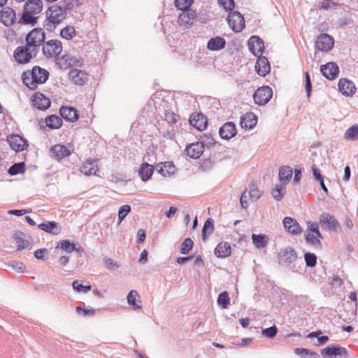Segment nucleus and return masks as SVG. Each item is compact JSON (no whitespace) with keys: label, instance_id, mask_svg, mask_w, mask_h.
<instances>
[{"label":"nucleus","instance_id":"f257e3e1","mask_svg":"<svg viewBox=\"0 0 358 358\" xmlns=\"http://www.w3.org/2000/svg\"><path fill=\"white\" fill-rule=\"evenodd\" d=\"M68 13L63 5L54 4L45 12L43 27L48 31H53L67 17Z\"/></svg>","mask_w":358,"mask_h":358},{"label":"nucleus","instance_id":"f03ea898","mask_svg":"<svg viewBox=\"0 0 358 358\" xmlns=\"http://www.w3.org/2000/svg\"><path fill=\"white\" fill-rule=\"evenodd\" d=\"M49 78V72L38 66L33 67L31 71H24L22 75V80L29 89L34 90L38 85L43 84Z\"/></svg>","mask_w":358,"mask_h":358},{"label":"nucleus","instance_id":"7ed1b4c3","mask_svg":"<svg viewBox=\"0 0 358 358\" xmlns=\"http://www.w3.org/2000/svg\"><path fill=\"white\" fill-rule=\"evenodd\" d=\"M43 7L41 0H28L25 5L19 23L23 24L34 25L37 23L38 17L36 15L40 13Z\"/></svg>","mask_w":358,"mask_h":358},{"label":"nucleus","instance_id":"20e7f679","mask_svg":"<svg viewBox=\"0 0 358 358\" xmlns=\"http://www.w3.org/2000/svg\"><path fill=\"white\" fill-rule=\"evenodd\" d=\"M278 258L280 264H285L287 266L289 267L293 272L299 271V269L297 268V255L292 247H287L282 250L278 253Z\"/></svg>","mask_w":358,"mask_h":358},{"label":"nucleus","instance_id":"39448f33","mask_svg":"<svg viewBox=\"0 0 358 358\" xmlns=\"http://www.w3.org/2000/svg\"><path fill=\"white\" fill-rule=\"evenodd\" d=\"M38 53L36 48H32L27 44L25 46L17 47L14 52V58L19 64L28 63L32 57H36Z\"/></svg>","mask_w":358,"mask_h":358},{"label":"nucleus","instance_id":"423d86ee","mask_svg":"<svg viewBox=\"0 0 358 358\" xmlns=\"http://www.w3.org/2000/svg\"><path fill=\"white\" fill-rule=\"evenodd\" d=\"M45 33L41 28H35L32 29L26 37V42L28 46L32 48H36L44 43Z\"/></svg>","mask_w":358,"mask_h":358},{"label":"nucleus","instance_id":"0eeeda50","mask_svg":"<svg viewBox=\"0 0 358 358\" xmlns=\"http://www.w3.org/2000/svg\"><path fill=\"white\" fill-rule=\"evenodd\" d=\"M273 90L268 86L259 87L253 94L255 103L259 106L266 104L272 98Z\"/></svg>","mask_w":358,"mask_h":358},{"label":"nucleus","instance_id":"6e6552de","mask_svg":"<svg viewBox=\"0 0 358 358\" xmlns=\"http://www.w3.org/2000/svg\"><path fill=\"white\" fill-rule=\"evenodd\" d=\"M62 51V44L59 40H50L43 45V53L47 57L58 56Z\"/></svg>","mask_w":358,"mask_h":358},{"label":"nucleus","instance_id":"1a4fd4ad","mask_svg":"<svg viewBox=\"0 0 358 358\" xmlns=\"http://www.w3.org/2000/svg\"><path fill=\"white\" fill-rule=\"evenodd\" d=\"M324 358H348V351L340 345L327 346L321 351Z\"/></svg>","mask_w":358,"mask_h":358},{"label":"nucleus","instance_id":"9d476101","mask_svg":"<svg viewBox=\"0 0 358 358\" xmlns=\"http://www.w3.org/2000/svg\"><path fill=\"white\" fill-rule=\"evenodd\" d=\"M229 26L235 32H240L245 27L243 16L238 11L230 12L227 17Z\"/></svg>","mask_w":358,"mask_h":358},{"label":"nucleus","instance_id":"9b49d317","mask_svg":"<svg viewBox=\"0 0 358 358\" xmlns=\"http://www.w3.org/2000/svg\"><path fill=\"white\" fill-rule=\"evenodd\" d=\"M334 40L327 34H320L315 41V47L322 52H329L334 48Z\"/></svg>","mask_w":358,"mask_h":358},{"label":"nucleus","instance_id":"f8f14e48","mask_svg":"<svg viewBox=\"0 0 358 358\" xmlns=\"http://www.w3.org/2000/svg\"><path fill=\"white\" fill-rule=\"evenodd\" d=\"M57 63L61 69H66L73 66L81 67L83 65V59L73 57L70 55H64L57 59Z\"/></svg>","mask_w":358,"mask_h":358},{"label":"nucleus","instance_id":"ddd939ff","mask_svg":"<svg viewBox=\"0 0 358 358\" xmlns=\"http://www.w3.org/2000/svg\"><path fill=\"white\" fill-rule=\"evenodd\" d=\"M322 74L328 80H334L339 73V69L335 62H328L320 66Z\"/></svg>","mask_w":358,"mask_h":358},{"label":"nucleus","instance_id":"4468645a","mask_svg":"<svg viewBox=\"0 0 358 358\" xmlns=\"http://www.w3.org/2000/svg\"><path fill=\"white\" fill-rule=\"evenodd\" d=\"M204 151L203 142L197 141L187 145L185 150V154L192 159H198Z\"/></svg>","mask_w":358,"mask_h":358},{"label":"nucleus","instance_id":"2eb2a0df","mask_svg":"<svg viewBox=\"0 0 358 358\" xmlns=\"http://www.w3.org/2000/svg\"><path fill=\"white\" fill-rule=\"evenodd\" d=\"M16 20L15 11L10 7H5L0 11V21L5 26L9 27Z\"/></svg>","mask_w":358,"mask_h":358},{"label":"nucleus","instance_id":"dca6fc26","mask_svg":"<svg viewBox=\"0 0 358 358\" xmlns=\"http://www.w3.org/2000/svg\"><path fill=\"white\" fill-rule=\"evenodd\" d=\"M10 148L15 152L23 151L28 147L27 141L20 135H12L8 138Z\"/></svg>","mask_w":358,"mask_h":358},{"label":"nucleus","instance_id":"f3484780","mask_svg":"<svg viewBox=\"0 0 358 358\" xmlns=\"http://www.w3.org/2000/svg\"><path fill=\"white\" fill-rule=\"evenodd\" d=\"M219 134L222 139H231L237 134L236 124L232 122H227L224 123L220 128Z\"/></svg>","mask_w":358,"mask_h":358},{"label":"nucleus","instance_id":"a211bd4d","mask_svg":"<svg viewBox=\"0 0 358 358\" xmlns=\"http://www.w3.org/2000/svg\"><path fill=\"white\" fill-rule=\"evenodd\" d=\"M248 48L254 55H262L264 48V41L259 36H252L248 41Z\"/></svg>","mask_w":358,"mask_h":358},{"label":"nucleus","instance_id":"6ab92c4d","mask_svg":"<svg viewBox=\"0 0 358 358\" xmlns=\"http://www.w3.org/2000/svg\"><path fill=\"white\" fill-rule=\"evenodd\" d=\"M69 78L74 84L83 85L88 80V74L84 71L73 69L69 72Z\"/></svg>","mask_w":358,"mask_h":358},{"label":"nucleus","instance_id":"aec40b11","mask_svg":"<svg viewBox=\"0 0 358 358\" xmlns=\"http://www.w3.org/2000/svg\"><path fill=\"white\" fill-rule=\"evenodd\" d=\"M189 123L198 130L203 131L207 127L208 120L201 113H193L189 117Z\"/></svg>","mask_w":358,"mask_h":358},{"label":"nucleus","instance_id":"412c9836","mask_svg":"<svg viewBox=\"0 0 358 358\" xmlns=\"http://www.w3.org/2000/svg\"><path fill=\"white\" fill-rule=\"evenodd\" d=\"M322 225H324L330 231H336L339 227L338 221L328 213H323L320 218Z\"/></svg>","mask_w":358,"mask_h":358},{"label":"nucleus","instance_id":"4be33fe9","mask_svg":"<svg viewBox=\"0 0 358 358\" xmlns=\"http://www.w3.org/2000/svg\"><path fill=\"white\" fill-rule=\"evenodd\" d=\"M282 223L285 229L293 235H299L302 231L297 221L291 217H285L283 219Z\"/></svg>","mask_w":358,"mask_h":358},{"label":"nucleus","instance_id":"5701e85b","mask_svg":"<svg viewBox=\"0 0 358 358\" xmlns=\"http://www.w3.org/2000/svg\"><path fill=\"white\" fill-rule=\"evenodd\" d=\"M338 90L342 94L349 96L355 94L356 87L352 81L341 79L338 83Z\"/></svg>","mask_w":358,"mask_h":358},{"label":"nucleus","instance_id":"b1692460","mask_svg":"<svg viewBox=\"0 0 358 358\" xmlns=\"http://www.w3.org/2000/svg\"><path fill=\"white\" fill-rule=\"evenodd\" d=\"M32 101L34 106L40 110H45L50 106V99L41 92L35 93Z\"/></svg>","mask_w":358,"mask_h":358},{"label":"nucleus","instance_id":"393cba45","mask_svg":"<svg viewBox=\"0 0 358 358\" xmlns=\"http://www.w3.org/2000/svg\"><path fill=\"white\" fill-rule=\"evenodd\" d=\"M270 69L268 59L264 57H259L255 64V70L258 75L266 76L269 73Z\"/></svg>","mask_w":358,"mask_h":358},{"label":"nucleus","instance_id":"a878e982","mask_svg":"<svg viewBox=\"0 0 358 358\" xmlns=\"http://www.w3.org/2000/svg\"><path fill=\"white\" fill-rule=\"evenodd\" d=\"M59 114L69 122H73L78 119V112L73 107L62 106L59 110Z\"/></svg>","mask_w":358,"mask_h":358},{"label":"nucleus","instance_id":"bb28decb","mask_svg":"<svg viewBox=\"0 0 358 358\" xmlns=\"http://www.w3.org/2000/svg\"><path fill=\"white\" fill-rule=\"evenodd\" d=\"M257 123V117L253 113H248L241 117L240 124L242 128L252 129Z\"/></svg>","mask_w":358,"mask_h":358},{"label":"nucleus","instance_id":"cd10ccee","mask_svg":"<svg viewBox=\"0 0 358 358\" xmlns=\"http://www.w3.org/2000/svg\"><path fill=\"white\" fill-rule=\"evenodd\" d=\"M38 227L45 232L53 235H57L61 232V227L55 222H43L38 225Z\"/></svg>","mask_w":358,"mask_h":358},{"label":"nucleus","instance_id":"c85d7f7f","mask_svg":"<svg viewBox=\"0 0 358 358\" xmlns=\"http://www.w3.org/2000/svg\"><path fill=\"white\" fill-rule=\"evenodd\" d=\"M196 17L195 11L192 9L182 10L178 17V23L180 25H190L194 22Z\"/></svg>","mask_w":358,"mask_h":358},{"label":"nucleus","instance_id":"c756f323","mask_svg":"<svg viewBox=\"0 0 358 358\" xmlns=\"http://www.w3.org/2000/svg\"><path fill=\"white\" fill-rule=\"evenodd\" d=\"M98 169L97 162L94 159L87 160L80 168L81 172L87 176L95 175Z\"/></svg>","mask_w":358,"mask_h":358},{"label":"nucleus","instance_id":"7c9ffc66","mask_svg":"<svg viewBox=\"0 0 358 358\" xmlns=\"http://www.w3.org/2000/svg\"><path fill=\"white\" fill-rule=\"evenodd\" d=\"M50 151L57 160L71 155V151L66 146L59 144L52 147Z\"/></svg>","mask_w":358,"mask_h":358},{"label":"nucleus","instance_id":"2f4dec72","mask_svg":"<svg viewBox=\"0 0 358 358\" xmlns=\"http://www.w3.org/2000/svg\"><path fill=\"white\" fill-rule=\"evenodd\" d=\"M214 252L218 258H226L231 255V246L227 242H221L217 245Z\"/></svg>","mask_w":358,"mask_h":358},{"label":"nucleus","instance_id":"473e14b6","mask_svg":"<svg viewBox=\"0 0 358 358\" xmlns=\"http://www.w3.org/2000/svg\"><path fill=\"white\" fill-rule=\"evenodd\" d=\"M157 171L163 176H170L174 173L176 167L171 162H166L157 165Z\"/></svg>","mask_w":358,"mask_h":358},{"label":"nucleus","instance_id":"72a5a7b5","mask_svg":"<svg viewBox=\"0 0 358 358\" xmlns=\"http://www.w3.org/2000/svg\"><path fill=\"white\" fill-rule=\"evenodd\" d=\"M155 170V167L146 162L141 164L139 170L138 175L143 181L148 180L152 176Z\"/></svg>","mask_w":358,"mask_h":358},{"label":"nucleus","instance_id":"f704fd0d","mask_svg":"<svg viewBox=\"0 0 358 358\" xmlns=\"http://www.w3.org/2000/svg\"><path fill=\"white\" fill-rule=\"evenodd\" d=\"M226 45L224 38L217 36L210 38L207 43V48L210 50H220L223 49Z\"/></svg>","mask_w":358,"mask_h":358},{"label":"nucleus","instance_id":"c9c22d12","mask_svg":"<svg viewBox=\"0 0 358 358\" xmlns=\"http://www.w3.org/2000/svg\"><path fill=\"white\" fill-rule=\"evenodd\" d=\"M85 3V0H63L62 5L65 10L69 13L76 11L78 8Z\"/></svg>","mask_w":358,"mask_h":358},{"label":"nucleus","instance_id":"e433bc0d","mask_svg":"<svg viewBox=\"0 0 358 358\" xmlns=\"http://www.w3.org/2000/svg\"><path fill=\"white\" fill-rule=\"evenodd\" d=\"M292 169L288 166H282L279 169V180L283 184L287 183L292 176Z\"/></svg>","mask_w":358,"mask_h":358},{"label":"nucleus","instance_id":"4c0bfd02","mask_svg":"<svg viewBox=\"0 0 358 358\" xmlns=\"http://www.w3.org/2000/svg\"><path fill=\"white\" fill-rule=\"evenodd\" d=\"M45 124L50 129H59L62 125V120L58 115H52L45 118Z\"/></svg>","mask_w":358,"mask_h":358},{"label":"nucleus","instance_id":"58836bf2","mask_svg":"<svg viewBox=\"0 0 358 358\" xmlns=\"http://www.w3.org/2000/svg\"><path fill=\"white\" fill-rule=\"evenodd\" d=\"M252 240L257 248H265L268 243V238L265 234H252Z\"/></svg>","mask_w":358,"mask_h":358},{"label":"nucleus","instance_id":"ea45409f","mask_svg":"<svg viewBox=\"0 0 358 358\" xmlns=\"http://www.w3.org/2000/svg\"><path fill=\"white\" fill-rule=\"evenodd\" d=\"M24 237H25V234L22 231H17L13 235V238L16 241L18 250H22L23 249H25L29 245V241L24 240Z\"/></svg>","mask_w":358,"mask_h":358},{"label":"nucleus","instance_id":"a19ab883","mask_svg":"<svg viewBox=\"0 0 358 358\" xmlns=\"http://www.w3.org/2000/svg\"><path fill=\"white\" fill-rule=\"evenodd\" d=\"M305 239L308 244L313 247L315 249L321 250L322 248V243L317 236H314V234L307 231L305 234Z\"/></svg>","mask_w":358,"mask_h":358},{"label":"nucleus","instance_id":"79ce46f5","mask_svg":"<svg viewBox=\"0 0 358 358\" xmlns=\"http://www.w3.org/2000/svg\"><path fill=\"white\" fill-rule=\"evenodd\" d=\"M214 229V221L211 218H208L204 223L202 229V239L206 241L208 236L213 233Z\"/></svg>","mask_w":358,"mask_h":358},{"label":"nucleus","instance_id":"37998d69","mask_svg":"<svg viewBox=\"0 0 358 358\" xmlns=\"http://www.w3.org/2000/svg\"><path fill=\"white\" fill-rule=\"evenodd\" d=\"M294 353L303 358H320V355L309 349L296 348L294 349Z\"/></svg>","mask_w":358,"mask_h":358},{"label":"nucleus","instance_id":"c03bdc74","mask_svg":"<svg viewBox=\"0 0 358 358\" xmlns=\"http://www.w3.org/2000/svg\"><path fill=\"white\" fill-rule=\"evenodd\" d=\"M137 298L139 299L140 296L136 290L130 291L127 297L128 304L131 306L134 310L142 308L141 306L137 305L136 303Z\"/></svg>","mask_w":358,"mask_h":358},{"label":"nucleus","instance_id":"a18cd8bd","mask_svg":"<svg viewBox=\"0 0 358 358\" xmlns=\"http://www.w3.org/2000/svg\"><path fill=\"white\" fill-rule=\"evenodd\" d=\"M285 193V187L283 183L276 185L271 191V194L276 201H280Z\"/></svg>","mask_w":358,"mask_h":358},{"label":"nucleus","instance_id":"49530a36","mask_svg":"<svg viewBox=\"0 0 358 358\" xmlns=\"http://www.w3.org/2000/svg\"><path fill=\"white\" fill-rule=\"evenodd\" d=\"M217 303L222 308H227L230 303V298L227 291L221 292L217 297Z\"/></svg>","mask_w":358,"mask_h":358},{"label":"nucleus","instance_id":"de8ad7c7","mask_svg":"<svg viewBox=\"0 0 358 358\" xmlns=\"http://www.w3.org/2000/svg\"><path fill=\"white\" fill-rule=\"evenodd\" d=\"M76 34L75 28L72 26H66L61 29L60 35L63 38L70 40L73 38Z\"/></svg>","mask_w":358,"mask_h":358},{"label":"nucleus","instance_id":"09e8293b","mask_svg":"<svg viewBox=\"0 0 358 358\" xmlns=\"http://www.w3.org/2000/svg\"><path fill=\"white\" fill-rule=\"evenodd\" d=\"M25 170V164L24 162L15 163L13 164L8 169V173L10 176H15L19 173H24Z\"/></svg>","mask_w":358,"mask_h":358},{"label":"nucleus","instance_id":"8fccbe9b","mask_svg":"<svg viewBox=\"0 0 358 358\" xmlns=\"http://www.w3.org/2000/svg\"><path fill=\"white\" fill-rule=\"evenodd\" d=\"M59 248L68 253H71L76 249V244L71 243L69 240L61 241L57 245Z\"/></svg>","mask_w":358,"mask_h":358},{"label":"nucleus","instance_id":"3c124183","mask_svg":"<svg viewBox=\"0 0 358 358\" xmlns=\"http://www.w3.org/2000/svg\"><path fill=\"white\" fill-rule=\"evenodd\" d=\"M194 242L190 238H185L181 245L180 253L182 255L188 254L193 248Z\"/></svg>","mask_w":358,"mask_h":358},{"label":"nucleus","instance_id":"603ef678","mask_svg":"<svg viewBox=\"0 0 358 358\" xmlns=\"http://www.w3.org/2000/svg\"><path fill=\"white\" fill-rule=\"evenodd\" d=\"M345 138L356 140L358 138V125H352L347 129L345 134Z\"/></svg>","mask_w":358,"mask_h":358},{"label":"nucleus","instance_id":"864d4df0","mask_svg":"<svg viewBox=\"0 0 358 358\" xmlns=\"http://www.w3.org/2000/svg\"><path fill=\"white\" fill-rule=\"evenodd\" d=\"M73 288L78 292L87 293L91 290L90 285H83L79 280H74L72 284Z\"/></svg>","mask_w":358,"mask_h":358},{"label":"nucleus","instance_id":"5fc2aeb1","mask_svg":"<svg viewBox=\"0 0 358 358\" xmlns=\"http://www.w3.org/2000/svg\"><path fill=\"white\" fill-rule=\"evenodd\" d=\"M194 0H176L175 6L177 8L182 10H189Z\"/></svg>","mask_w":358,"mask_h":358},{"label":"nucleus","instance_id":"6e6d98bb","mask_svg":"<svg viewBox=\"0 0 358 358\" xmlns=\"http://www.w3.org/2000/svg\"><path fill=\"white\" fill-rule=\"evenodd\" d=\"M306 265L308 267H314L317 263V256L314 253L306 252L304 255Z\"/></svg>","mask_w":358,"mask_h":358},{"label":"nucleus","instance_id":"4d7b16f0","mask_svg":"<svg viewBox=\"0 0 358 358\" xmlns=\"http://www.w3.org/2000/svg\"><path fill=\"white\" fill-rule=\"evenodd\" d=\"M165 120L169 124H173L177 122L179 116L171 110H166L164 113Z\"/></svg>","mask_w":358,"mask_h":358},{"label":"nucleus","instance_id":"13d9d810","mask_svg":"<svg viewBox=\"0 0 358 358\" xmlns=\"http://www.w3.org/2000/svg\"><path fill=\"white\" fill-rule=\"evenodd\" d=\"M131 206L129 205H124L121 206L118 210L119 223L122 222L126 216L130 213Z\"/></svg>","mask_w":358,"mask_h":358},{"label":"nucleus","instance_id":"bf43d9fd","mask_svg":"<svg viewBox=\"0 0 358 358\" xmlns=\"http://www.w3.org/2000/svg\"><path fill=\"white\" fill-rule=\"evenodd\" d=\"M278 329L273 325L262 331V334L267 338H272L277 334Z\"/></svg>","mask_w":358,"mask_h":358},{"label":"nucleus","instance_id":"052dcab7","mask_svg":"<svg viewBox=\"0 0 358 358\" xmlns=\"http://www.w3.org/2000/svg\"><path fill=\"white\" fill-rule=\"evenodd\" d=\"M213 162L211 159H204L200 164V169L203 171H208L211 169L213 166Z\"/></svg>","mask_w":358,"mask_h":358},{"label":"nucleus","instance_id":"680f3d73","mask_svg":"<svg viewBox=\"0 0 358 358\" xmlns=\"http://www.w3.org/2000/svg\"><path fill=\"white\" fill-rule=\"evenodd\" d=\"M249 195L251 199L254 201H257L261 196L260 191L257 188V186L255 184H252L249 192Z\"/></svg>","mask_w":358,"mask_h":358},{"label":"nucleus","instance_id":"e2e57ef3","mask_svg":"<svg viewBox=\"0 0 358 358\" xmlns=\"http://www.w3.org/2000/svg\"><path fill=\"white\" fill-rule=\"evenodd\" d=\"M305 88H306L307 97L310 98V95H311V91H312V83H311L310 77L308 72L306 73V87H305Z\"/></svg>","mask_w":358,"mask_h":358},{"label":"nucleus","instance_id":"0e129e2a","mask_svg":"<svg viewBox=\"0 0 358 358\" xmlns=\"http://www.w3.org/2000/svg\"><path fill=\"white\" fill-rule=\"evenodd\" d=\"M225 10H231L234 8V0H218Z\"/></svg>","mask_w":358,"mask_h":358},{"label":"nucleus","instance_id":"69168bd1","mask_svg":"<svg viewBox=\"0 0 358 358\" xmlns=\"http://www.w3.org/2000/svg\"><path fill=\"white\" fill-rule=\"evenodd\" d=\"M104 262L107 267L111 270H115L119 267L117 264L111 258H104Z\"/></svg>","mask_w":358,"mask_h":358},{"label":"nucleus","instance_id":"338daca9","mask_svg":"<svg viewBox=\"0 0 358 358\" xmlns=\"http://www.w3.org/2000/svg\"><path fill=\"white\" fill-rule=\"evenodd\" d=\"M48 252L45 248L38 249L34 252V257L39 260H45L44 254Z\"/></svg>","mask_w":358,"mask_h":358},{"label":"nucleus","instance_id":"774afa93","mask_svg":"<svg viewBox=\"0 0 358 358\" xmlns=\"http://www.w3.org/2000/svg\"><path fill=\"white\" fill-rule=\"evenodd\" d=\"M312 171L315 180L318 181L323 178V176L321 174L320 169L316 166V165L314 164L312 166Z\"/></svg>","mask_w":358,"mask_h":358}]
</instances>
